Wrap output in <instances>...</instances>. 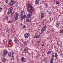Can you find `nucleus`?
Masks as SVG:
<instances>
[{
	"mask_svg": "<svg viewBox=\"0 0 63 63\" xmlns=\"http://www.w3.org/2000/svg\"><path fill=\"white\" fill-rule=\"evenodd\" d=\"M14 4V2L13 1V0H11L10 1V3H8V5L10 6H11L9 8L8 11L7 13L8 15H9L11 14L13 11V5Z\"/></svg>",
	"mask_w": 63,
	"mask_h": 63,
	"instance_id": "obj_1",
	"label": "nucleus"
},
{
	"mask_svg": "<svg viewBox=\"0 0 63 63\" xmlns=\"http://www.w3.org/2000/svg\"><path fill=\"white\" fill-rule=\"evenodd\" d=\"M21 13L20 16V18L21 20H23L24 19V18H26V15H25V12L21 10Z\"/></svg>",
	"mask_w": 63,
	"mask_h": 63,
	"instance_id": "obj_2",
	"label": "nucleus"
},
{
	"mask_svg": "<svg viewBox=\"0 0 63 63\" xmlns=\"http://www.w3.org/2000/svg\"><path fill=\"white\" fill-rule=\"evenodd\" d=\"M8 53V51L7 50L5 49L3 51L2 56H3V57H5L6 56V55H7Z\"/></svg>",
	"mask_w": 63,
	"mask_h": 63,
	"instance_id": "obj_3",
	"label": "nucleus"
},
{
	"mask_svg": "<svg viewBox=\"0 0 63 63\" xmlns=\"http://www.w3.org/2000/svg\"><path fill=\"white\" fill-rule=\"evenodd\" d=\"M47 28V27L44 26V27L42 28V29L41 30V33H43L44 32H45L46 30V28Z\"/></svg>",
	"mask_w": 63,
	"mask_h": 63,
	"instance_id": "obj_4",
	"label": "nucleus"
},
{
	"mask_svg": "<svg viewBox=\"0 0 63 63\" xmlns=\"http://www.w3.org/2000/svg\"><path fill=\"white\" fill-rule=\"evenodd\" d=\"M19 16V14H18L17 13L15 14V20H17V18H18Z\"/></svg>",
	"mask_w": 63,
	"mask_h": 63,
	"instance_id": "obj_5",
	"label": "nucleus"
},
{
	"mask_svg": "<svg viewBox=\"0 0 63 63\" xmlns=\"http://www.w3.org/2000/svg\"><path fill=\"white\" fill-rule=\"evenodd\" d=\"M24 37L25 39H28L29 37V33H26L24 34Z\"/></svg>",
	"mask_w": 63,
	"mask_h": 63,
	"instance_id": "obj_6",
	"label": "nucleus"
},
{
	"mask_svg": "<svg viewBox=\"0 0 63 63\" xmlns=\"http://www.w3.org/2000/svg\"><path fill=\"white\" fill-rule=\"evenodd\" d=\"M28 48L26 47L24 49L23 51H24L25 53H26L27 51H28Z\"/></svg>",
	"mask_w": 63,
	"mask_h": 63,
	"instance_id": "obj_7",
	"label": "nucleus"
},
{
	"mask_svg": "<svg viewBox=\"0 0 63 63\" xmlns=\"http://www.w3.org/2000/svg\"><path fill=\"white\" fill-rule=\"evenodd\" d=\"M21 61L22 62H24L25 61V58L24 57H23L21 58Z\"/></svg>",
	"mask_w": 63,
	"mask_h": 63,
	"instance_id": "obj_8",
	"label": "nucleus"
},
{
	"mask_svg": "<svg viewBox=\"0 0 63 63\" xmlns=\"http://www.w3.org/2000/svg\"><path fill=\"white\" fill-rule=\"evenodd\" d=\"M2 60L3 62H6V59L5 58L3 57L2 59Z\"/></svg>",
	"mask_w": 63,
	"mask_h": 63,
	"instance_id": "obj_9",
	"label": "nucleus"
},
{
	"mask_svg": "<svg viewBox=\"0 0 63 63\" xmlns=\"http://www.w3.org/2000/svg\"><path fill=\"white\" fill-rule=\"evenodd\" d=\"M13 54H14L13 52L11 53V52H10V53H8V55L9 57H11V56Z\"/></svg>",
	"mask_w": 63,
	"mask_h": 63,
	"instance_id": "obj_10",
	"label": "nucleus"
},
{
	"mask_svg": "<svg viewBox=\"0 0 63 63\" xmlns=\"http://www.w3.org/2000/svg\"><path fill=\"white\" fill-rule=\"evenodd\" d=\"M28 11L29 13H30V14H32V11L31 10L29 9L28 10Z\"/></svg>",
	"mask_w": 63,
	"mask_h": 63,
	"instance_id": "obj_11",
	"label": "nucleus"
},
{
	"mask_svg": "<svg viewBox=\"0 0 63 63\" xmlns=\"http://www.w3.org/2000/svg\"><path fill=\"white\" fill-rule=\"evenodd\" d=\"M14 21V20L13 19L10 20L8 21V23H12V22H13Z\"/></svg>",
	"mask_w": 63,
	"mask_h": 63,
	"instance_id": "obj_12",
	"label": "nucleus"
},
{
	"mask_svg": "<svg viewBox=\"0 0 63 63\" xmlns=\"http://www.w3.org/2000/svg\"><path fill=\"white\" fill-rule=\"evenodd\" d=\"M29 6L30 8L31 9H32V10H34V9L33 8L32 6V5H29Z\"/></svg>",
	"mask_w": 63,
	"mask_h": 63,
	"instance_id": "obj_13",
	"label": "nucleus"
},
{
	"mask_svg": "<svg viewBox=\"0 0 63 63\" xmlns=\"http://www.w3.org/2000/svg\"><path fill=\"white\" fill-rule=\"evenodd\" d=\"M31 14H28L27 15V17L28 18H30L31 17Z\"/></svg>",
	"mask_w": 63,
	"mask_h": 63,
	"instance_id": "obj_14",
	"label": "nucleus"
},
{
	"mask_svg": "<svg viewBox=\"0 0 63 63\" xmlns=\"http://www.w3.org/2000/svg\"><path fill=\"white\" fill-rule=\"evenodd\" d=\"M44 16H45V15H44V13H42L41 16V18H44Z\"/></svg>",
	"mask_w": 63,
	"mask_h": 63,
	"instance_id": "obj_15",
	"label": "nucleus"
},
{
	"mask_svg": "<svg viewBox=\"0 0 63 63\" xmlns=\"http://www.w3.org/2000/svg\"><path fill=\"white\" fill-rule=\"evenodd\" d=\"M18 40V39H16V38H15V39L14 40L15 43H17Z\"/></svg>",
	"mask_w": 63,
	"mask_h": 63,
	"instance_id": "obj_16",
	"label": "nucleus"
},
{
	"mask_svg": "<svg viewBox=\"0 0 63 63\" xmlns=\"http://www.w3.org/2000/svg\"><path fill=\"white\" fill-rule=\"evenodd\" d=\"M34 37L36 38L37 39V38H39V37H40V36L39 35H35L34 36Z\"/></svg>",
	"mask_w": 63,
	"mask_h": 63,
	"instance_id": "obj_17",
	"label": "nucleus"
},
{
	"mask_svg": "<svg viewBox=\"0 0 63 63\" xmlns=\"http://www.w3.org/2000/svg\"><path fill=\"white\" fill-rule=\"evenodd\" d=\"M53 58H51V60L50 61V63H53Z\"/></svg>",
	"mask_w": 63,
	"mask_h": 63,
	"instance_id": "obj_18",
	"label": "nucleus"
},
{
	"mask_svg": "<svg viewBox=\"0 0 63 63\" xmlns=\"http://www.w3.org/2000/svg\"><path fill=\"white\" fill-rule=\"evenodd\" d=\"M56 27H59V24L58 23H56Z\"/></svg>",
	"mask_w": 63,
	"mask_h": 63,
	"instance_id": "obj_19",
	"label": "nucleus"
},
{
	"mask_svg": "<svg viewBox=\"0 0 63 63\" xmlns=\"http://www.w3.org/2000/svg\"><path fill=\"white\" fill-rule=\"evenodd\" d=\"M39 0H36L35 1V3L36 4H39Z\"/></svg>",
	"mask_w": 63,
	"mask_h": 63,
	"instance_id": "obj_20",
	"label": "nucleus"
},
{
	"mask_svg": "<svg viewBox=\"0 0 63 63\" xmlns=\"http://www.w3.org/2000/svg\"><path fill=\"white\" fill-rule=\"evenodd\" d=\"M8 43L9 44H11L12 43V40H10L8 41Z\"/></svg>",
	"mask_w": 63,
	"mask_h": 63,
	"instance_id": "obj_21",
	"label": "nucleus"
},
{
	"mask_svg": "<svg viewBox=\"0 0 63 63\" xmlns=\"http://www.w3.org/2000/svg\"><path fill=\"white\" fill-rule=\"evenodd\" d=\"M55 56L56 58H57V57L58 56V55H57V53H55Z\"/></svg>",
	"mask_w": 63,
	"mask_h": 63,
	"instance_id": "obj_22",
	"label": "nucleus"
},
{
	"mask_svg": "<svg viewBox=\"0 0 63 63\" xmlns=\"http://www.w3.org/2000/svg\"><path fill=\"white\" fill-rule=\"evenodd\" d=\"M26 20L27 22H29V20L27 18H26Z\"/></svg>",
	"mask_w": 63,
	"mask_h": 63,
	"instance_id": "obj_23",
	"label": "nucleus"
},
{
	"mask_svg": "<svg viewBox=\"0 0 63 63\" xmlns=\"http://www.w3.org/2000/svg\"><path fill=\"white\" fill-rule=\"evenodd\" d=\"M50 53H51V51H48L47 52V53L48 54H49Z\"/></svg>",
	"mask_w": 63,
	"mask_h": 63,
	"instance_id": "obj_24",
	"label": "nucleus"
},
{
	"mask_svg": "<svg viewBox=\"0 0 63 63\" xmlns=\"http://www.w3.org/2000/svg\"><path fill=\"white\" fill-rule=\"evenodd\" d=\"M44 61L45 62V63H47V59H45L44 60Z\"/></svg>",
	"mask_w": 63,
	"mask_h": 63,
	"instance_id": "obj_25",
	"label": "nucleus"
},
{
	"mask_svg": "<svg viewBox=\"0 0 63 63\" xmlns=\"http://www.w3.org/2000/svg\"><path fill=\"white\" fill-rule=\"evenodd\" d=\"M60 56H62V57H63V55H62V53H61L60 54Z\"/></svg>",
	"mask_w": 63,
	"mask_h": 63,
	"instance_id": "obj_26",
	"label": "nucleus"
},
{
	"mask_svg": "<svg viewBox=\"0 0 63 63\" xmlns=\"http://www.w3.org/2000/svg\"><path fill=\"white\" fill-rule=\"evenodd\" d=\"M46 12L47 13V14H50V13H49V12L47 10H46Z\"/></svg>",
	"mask_w": 63,
	"mask_h": 63,
	"instance_id": "obj_27",
	"label": "nucleus"
},
{
	"mask_svg": "<svg viewBox=\"0 0 63 63\" xmlns=\"http://www.w3.org/2000/svg\"><path fill=\"white\" fill-rule=\"evenodd\" d=\"M56 4L57 5L59 4V2L58 1H57L56 2Z\"/></svg>",
	"mask_w": 63,
	"mask_h": 63,
	"instance_id": "obj_28",
	"label": "nucleus"
},
{
	"mask_svg": "<svg viewBox=\"0 0 63 63\" xmlns=\"http://www.w3.org/2000/svg\"><path fill=\"white\" fill-rule=\"evenodd\" d=\"M11 57H12V59H13L14 58V56L13 55V54L11 56Z\"/></svg>",
	"mask_w": 63,
	"mask_h": 63,
	"instance_id": "obj_29",
	"label": "nucleus"
},
{
	"mask_svg": "<svg viewBox=\"0 0 63 63\" xmlns=\"http://www.w3.org/2000/svg\"><path fill=\"white\" fill-rule=\"evenodd\" d=\"M27 44V42H24V45H26Z\"/></svg>",
	"mask_w": 63,
	"mask_h": 63,
	"instance_id": "obj_30",
	"label": "nucleus"
},
{
	"mask_svg": "<svg viewBox=\"0 0 63 63\" xmlns=\"http://www.w3.org/2000/svg\"><path fill=\"white\" fill-rule=\"evenodd\" d=\"M52 57H53V58H54V57H55V56H54V55L53 54H52Z\"/></svg>",
	"mask_w": 63,
	"mask_h": 63,
	"instance_id": "obj_31",
	"label": "nucleus"
},
{
	"mask_svg": "<svg viewBox=\"0 0 63 63\" xmlns=\"http://www.w3.org/2000/svg\"><path fill=\"white\" fill-rule=\"evenodd\" d=\"M14 12H12L11 13L12 16H13V15H14Z\"/></svg>",
	"mask_w": 63,
	"mask_h": 63,
	"instance_id": "obj_32",
	"label": "nucleus"
},
{
	"mask_svg": "<svg viewBox=\"0 0 63 63\" xmlns=\"http://www.w3.org/2000/svg\"><path fill=\"white\" fill-rule=\"evenodd\" d=\"M5 2L6 3H8V2H9V1H8V0H6Z\"/></svg>",
	"mask_w": 63,
	"mask_h": 63,
	"instance_id": "obj_33",
	"label": "nucleus"
},
{
	"mask_svg": "<svg viewBox=\"0 0 63 63\" xmlns=\"http://www.w3.org/2000/svg\"><path fill=\"white\" fill-rule=\"evenodd\" d=\"M60 32L61 33H63V31L62 30H60Z\"/></svg>",
	"mask_w": 63,
	"mask_h": 63,
	"instance_id": "obj_34",
	"label": "nucleus"
},
{
	"mask_svg": "<svg viewBox=\"0 0 63 63\" xmlns=\"http://www.w3.org/2000/svg\"><path fill=\"white\" fill-rule=\"evenodd\" d=\"M6 20H8L9 19V18H8V17L7 16L6 17Z\"/></svg>",
	"mask_w": 63,
	"mask_h": 63,
	"instance_id": "obj_35",
	"label": "nucleus"
},
{
	"mask_svg": "<svg viewBox=\"0 0 63 63\" xmlns=\"http://www.w3.org/2000/svg\"><path fill=\"white\" fill-rule=\"evenodd\" d=\"M9 30H9V29H7V30H6V31L7 32H8V31H9V32H10V31H9Z\"/></svg>",
	"mask_w": 63,
	"mask_h": 63,
	"instance_id": "obj_36",
	"label": "nucleus"
},
{
	"mask_svg": "<svg viewBox=\"0 0 63 63\" xmlns=\"http://www.w3.org/2000/svg\"><path fill=\"white\" fill-rule=\"evenodd\" d=\"M2 8L0 7V12H1V11H2Z\"/></svg>",
	"mask_w": 63,
	"mask_h": 63,
	"instance_id": "obj_37",
	"label": "nucleus"
},
{
	"mask_svg": "<svg viewBox=\"0 0 63 63\" xmlns=\"http://www.w3.org/2000/svg\"><path fill=\"white\" fill-rule=\"evenodd\" d=\"M23 28H26V26H25V25L23 26Z\"/></svg>",
	"mask_w": 63,
	"mask_h": 63,
	"instance_id": "obj_38",
	"label": "nucleus"
},
{
	"mask_svg": "<svg viewBox=\"0 0 63 63\" xmlns=\"http://www.w3.org/2000/svg\"><path fill=\"white\" fill-rule=\"evenodd\" d=\"M41 45L42 47H44V46H45V45H44V44H41Z\"/></svg>",
	"mask_w": 63,
	"mask_h": 63,
	"instance_id": "obj_39",
	"label": "nucleus"
},
{
	"mask_svg": "<svg viewBox=\"0 0 63 63\" xmlns=\"http://www.w3.org/2000/svg\"><path fill=\"white\" fill-rule=\"evenodd\" d=\"M37 43H38V44H40V41H38Z\"/></svg>",
	"mask_w": 63,
	"mask_h": 63,
	"instance_id": "obj_40",
	"label": "nucleus"
},
{
	"mask_svg": "<svg viewBox=\"0 0 63 63\" xmlns=\"http://www.w3.org/2000/svg\"><path fill=\"white\" fill-rule=\"evenodd\" d=\"M37 46H39V45H40V44L39 43H37Z\"/></svg>",
	"mask_w": 63,
	"mask_h": 63,
	"instance_id": "obj_41",
	"label": "nucleus"
},
{
	"mask_svg": "<svg viewBox=\"0 0 63 63\" xmlns=\"http://www.w3.org/2000/svg\"><path fill=\"white\" fill-rule=\"evenodd\" d=\"M45 20H44L43 21V22H45Z\"/></svg>",
	"mask_w": 63,
	"mask_h": 63,
	"instance_id": "obj_42",
	"label": "nucleus"
},
{
	"mask_svg": "<svg viewBox=\"0 0 63 63\" xmlns=\"http://www.w3.org/2000/svg\"><path fill=\"white\" fill-rule=\"evenodd\" d=\"M48 10H49V9Z\"/></svg>",
	"mask_w": 63,
	"mask_h": 63,
	"instance_id": "obj_43",
	"label": "nucleus"
}]
</instances>
